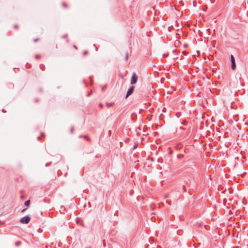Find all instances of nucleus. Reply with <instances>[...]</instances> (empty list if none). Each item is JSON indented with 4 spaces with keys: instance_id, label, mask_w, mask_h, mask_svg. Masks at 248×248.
Segmentation results:
<instances>
[{
    "instance_id": "1",
    "label": "nucleus",
    "mask_w": 248,
    "mask_h": 248,
    "mask_svg": "<svg viewBox=\"0 0 248 248\" xmlns=\"http://www.w3.org/2000/svg\"><path fill=\"white\" fill-rule=\"evenodd\" d=\"M31 220L29 216H26L20 219V222L22 224H28Z\"/></svg>"
},
{
    "instance_id": "13",
    "label": "nucleus",
    "mask_w": 248,
    "mask_h": 248,
    "mask_svg": "<svg viewBox=\"0 0 248 248\" xmlns=\"http://www.w3.org/2000/svg\"><path fill=\"white\" fill-rule=\"evenodd\" d=\"M35 58H36V59H39V58H40V55H36L35 56Z\"/></svg>"
},
{
    "instance_id": "16",
    "label": "nucleus",
    "mask_w": 248,
    "mask_h": 248,
    "mask_svg": "<svg viewBox=\"0 0 248 248\" xmlns=\"http://www.w3.org/2000/svg\"><path fill=\"white\" fill-rule=\"evenodd\" d=\"M87 53H88V51H84V53H83V55H86Z\"/></svg>"
},
{
    "instance_id": "15",
    "label": "nucleus",
    "mask_w": 248,
    "mask_h": 248,
    "mask_svg": "<svg viewBox=\"0 0 248 248\" xmlns=\"http://www.w3.org/2000/svg\"><path fill=\"white\" fill-rule=\"evenodd\" d=\"M40 68H41V69H42L43 70V68H43V67H44V65H43V64H41V65H40Z\"/></svg>"
},
{
    "instance_id": "24",
    "label": "nucleus",
    "mask_w": 248,
    "mask_h": 248,
    "mask_svg": "<svg viewBox=\"0 0 248 248\" xmlns=\"http://www.w3.org/2000/svg\"><path fill=\"white\" fill-rule=\"evenodd\" d=\"M37 139H38V140H40V137H38Z\"/></svg>"
},
{
    "instance_id": "14",
    "label": "nucleus",
    "mask_w": 248,
    "mask_h": 248,
    "mask_svg": "<svg viewBox=\"0 0 248 248\" xmlns=\"http://www.w3.org/2000/svg\"><path fill=\"white\" fill-rule=\"evenodd\" d=\"M113 104V103H109V104H108H108H107V106H112Z\"/></svg>"
},
{
    "instance_id": "7",
    "label": "nucleus",
    "mask_w": 248,
    "mask_h": 248,
    "mask_svg": "<svg viewBox=\"0 0 248 248\" xmlns=\"http://www.w3.org/2000/svg\"><path fill=\"white\" fill-rule=\"evenodd\" d=\"M51 164V162H48L46 164V167H48L49 166H50V165Z\"/></svg>"
},
{
    "instance_id": "26",
    "label": "nucleus",
    "mask_w": 248,
    "mask_h": 248,
    "mask_svg": "<svg viewBox=\"0 0 248 248\" xmlns=\"http://www.w3.org/2000/svg\"><path fill=\"white\" fill-rule=\"evenodd\" d=\"M15 27L16 28L17 27V25H15Z\"/></svg>"
},
{
    "instance_id": "6",
    "label": "nucleus",
    "mask_w": 248,
    "mask_h": 248,
    "mask_svg": "<svg viewBox=\"0 0 248 248\" xmlns=\"http://www.w3.org/2000/svg\"><path fill=\"white\" fill-rule=\"evenodd\" d=\"M21 244L20 241L16 242L15 243V245L17 247L19 246Z\"/></svg>"
},
{
    "instance_id": "11",
    "label": "nucleus",
    "mask_w": 248,
    "mask_h": 248,
    "mask_svg": "<svg viewBox=\"0 0 248 248\" xmlns=\"http://www.w3.org/2000/svg\"><path fill=\"white\" fill-rule=\"evenodd\" d=\"M74 129V127H72L71 128V130H71V133H73V132Z\"/></svg>"
},
{
    "instance_id": "23",
    "label": "nucleus",
    "mask_w": 248,
    "mask_h": 248,
    "mask_svg": "<svg viewBox=\"0 0 248 248\" xmlns=\"http://www.w3.org/2000/svg\"><path fill=\"white\" fill-rule=\"evenodd\" d=\"M126 60L128 59V55L127 54H126Z\"/></svg>"
},
{
    "instance_id": "17",
    "label": "nucleus",
    "mask_w": 248,
    "mask_h": 248,
    "mask_svg": "<svg viewBox=\"0 0 248 248\" xmlns=\"http://www.w3.org/2000/svg\"><path fill=\"white\" fill-rule=\"evenodd\" d=\"M38 39H34L33 41L34 42H36L38 41Z\"/></svg>"
},
{
    "instance_id": "2",
    "label": "nucleus",
    "mask_w": 248,
    "mask_h": 248,
    "mask_svg": "<svg viewBox=\"0 0 248 248\" xmlns=\"http://www.w3.org/2000/svg\"><path fill=\"white\" fill-rule=\"evenodd\" d=\"M138 76L135 73H133L131 78L130 83L131 84H134L136 83L138 80Z\"/></svg>"
},
{
    "instance_id": "22",
    "label": "nucleus",
    "mask_w": 248,
    "mask_h": 248,
    "mask_svg": "<svg viewBox=\"0 0 248 248\" xmlns=\"http://www.w3.org/2000/svg\"><path fill=\"white\" fill-rule=\"evenodd\" d=\"M41 135H42V136L43 137H44V136H45L44 134V133H41Z\"/></svg>"
},
{
    "instance_id": "4",
    "label": "nucleus",
    "mask_w": 248,
    "mask_h": 248,
    "mask_svg": "<svg viewBox=\"0 0 248 248\" xmlns=\"http://www.w3.org/2000/svg\"><path fill=\"white\" fill-rule=\"evenodd\" d=\"M134 86H131L129 89L128 90L127 92V93H126V98H127L128 96H129V95H130L134 92Z\"/></svg>"
},
{
    "instance_id": "21",
    "label": "nucleus",
    "mask_w": 248,
    "mask_h": 248,
    "mask_svg": "<svg viewBox=\"0 0 248 248\" xmlns=\"http://www.w3.org/2000/svg\"><path fill=\"white\" fill-rule=\"evenodd\" d=\"M99 106L101 107H103V105L102 104H99Z\"/></svg>"
},
{
    "instance_id": "19",
    "label": "nucleus",
    "mask_w": 248,
    "mask_h": 248,
    "mask_svg": "<svg viewBox=\"0 0 248 248\" xmlns=\"http://www.w3.org/2000/svg\"><path fill=\"white\" fill-rule=\"evenodd\" d=\"M183 53L184 55H186L187 53H186V51H183Z\"/></svg>"
},
{
    "instance_id": "5",
    "label": "nucleus",
    "mask_w": 248,
    "mask_h": 248,
    "mask_svg": "<svg viewBox=\"0 0 248 248\" xmlns=\"http://www.w3.org/2000/svg\"><path fill=\"white\" fill-rule=\"evenodd\" d=\"M30 203V200H27L25 202V205L27 206H29Z\"/></svg>"
},
{
    "instance_id": "3",
    "label": "nucleus",
    "mask_w": 248,
    "mask_h": 248,
    "mask_svg": "<svg viewBox=\"0 0 248 248\" xmlns=\"http://www.w3.org/2000/svg\"><path fill=\"white\" fill-rule=\"evenodd\" d=\"M231 62L232 63V68L234 69L236 68L235 59L232 55H231Z\"/></svg>"
},
{
    "instance_id": "18",
    "label": "nucleus",
    "mask_w": 248,
    "mask_h": 248,
    "mask_svg": "<svg viewBox=\"0 0 248 248\" xmlns=\"http://www.w3.org/2000/svg\"><path fill=\"white\" fill-rule=\"evenodd\" d=\"M176 115L177 116V117H179V113H177L176 114Z\"/></svg>"
},
{
    "instance_id": "9",
    "label": "nucleus",
    "mask_w": 248,
    "mask_h": 248,
    "mask_svg": "<svg viewBox=\"0 0 248 248\" xmlns=\"http://www.w3.org/2000/svg\"><path fill=\"white\" fill-rule=\"evenodd\" d=\"M168 55H169V54H164L163 55V57L164 58H166V57H167L168 56Z\"/></svg>"
},
{
    "instance_id": "8",
    "label": "nucleus",
    "mask_w": 248,
    "mask_h": 248,
    "mask_svg": "<svg viewBox=\"0 0 248 248\" xmlns=\"http://www.w3.org/2000/svg\"><path fill=\"white\" fill-rule=\"evenodd\" d=\"M182 187H183V189L184 191L186 192V186L184 185H183L182 186Z\"/></svg>"
},
{
    "instance_id": "12",
    "label": "nucleus",
    "mask_w": 248,
    "mask_h": 248,
    "mask_svg": "<svg viewBox=\"0 0 248 248\" xmlns=\"http://www.w3.org/2000/svg\"><path fill=\"white\" fill-rule=\"evenodd\" d=\"M62 5H63V7H67V5H66V4L65 2H63V3H62Z\"/></svg>"
},
{
    "instance_id": "10",
    "label": "nucleus",
    "mask_w": 248,
    "mask_h": 248,
    "mask_svg": "<svg viewBox=\"0 0 248 248\" xmlns=\"http://www.w3.org/2000/svg\"><path fill=\"white\" fill-rule=\"evenodd\" d=\"M84 138H85V139H86L87 140H90V138H89L87 136H84Z\"/></svg>"
},
{
    "instance_id": "27",
    "label": "nucleus",
    "mask_w": 248,
    "mask_h": 248,
    "mask_svg": "<svg viewBox=\"0 0 248 248\" xmlns=\"http://www.w3.org/2000/svg\"><path fill=\"white\" fill-rule=\"evenodd\" d=\"M67 36V35H65L64 36H63V37H66Z\"/></svg>"
},
{
    "instance_id": "20",
    "label": "nucleus",
    "mask_w": 248,
    "mask_h": 248,
    "mask_svg": "<svg viewBox=\"0 0 248 248\" xmlns=\"http://www.w3.org/2000/svg\"><path fill=\"white\" fill-rule=\"evenodd\" d=\"M166 202L168 203L169 204H170V202L168 201H166Z\"/></svg>"
},
{
    "instance_id": "25",
    "label": "nucleus",
    "mask_w": 248,
    "mask_h": 248,
    "mask_svg": "<svg viewBox=\"0 0 248 248\" xmlns=\"http://www.w3.org/2000/svg\"><path fill=\"white\" fill-rule=\"evenodd\" d=\"M25 210H26V209H24L23 210H22V212H24Z\"/></svg>"
}]
</instances>
